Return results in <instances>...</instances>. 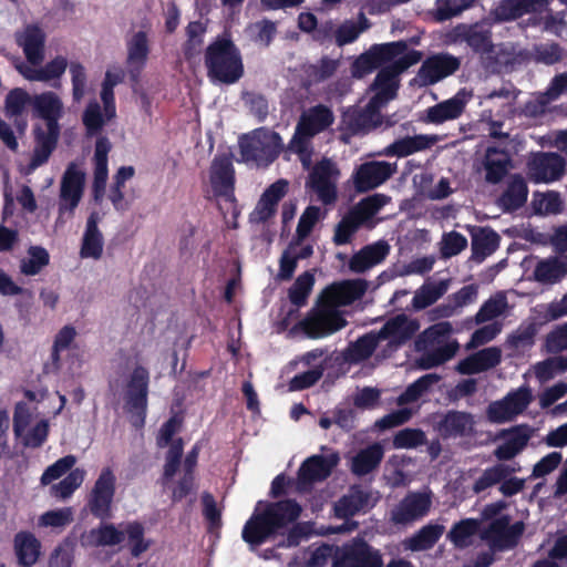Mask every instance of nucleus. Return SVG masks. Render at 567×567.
Listing matches in <instances>:
<instances>
[{
    "label": "nucleus",
    "instance_id": "f257e3e1",
    "mask_svg": "<svg viewBox=\"0 0 567 567\" xmlns=\"http://www.w3.org/2000/svg\"><path fill=\"white\" fill-rule=\"evenodd\" d=\"M421 59V52L411 51L379 71L370 85L373 95L368 104L361 110H350L343 116L344 124L353 134L369 132L382 123L380 111L396 96L399 75Z\"/></svg>",
    "mask_w": 567,
    "mask_h": 567
},
{
    "label": "nucleus",
    "instance_id": "f03ea898",
    "mask_svg": "<svg viewBox=\"0 0 567 567\" xmlns=\"http://www.w3.org/2000/svg\"><path fill=\"white\" fill-rule=\"evenodd\" d=\"M301 513L298 503L291 499L269 503L257 507L243 529V538L250 545H259L270 535L295 522Z\"/></svg>",
    "mask_w": 567,
    "mask_h": 567
},
{
    "label": "nucleus",
    "instance_id": "7ed1b4c3",
    "mask_svg": "<svg viewBox=\"0 0 567 567\" xmlns=\"http://www.w3.org/2000/svg\"><path fill=\"white\" fill-rule=\"evenodd\" d=\"M453 326L449 321L437 322L423 332L415 340V349L423 353L416 359L420 369L429 370L453 359L460 350V343L450 339Z\"/></svg>",
    "mask_w": 567,
    "mask_h": 567
},
{
    "label": "nucleus",
    "instance_id": "20e7f679",
    "mask_svg": "<svg viewBox=\"0 0 567 567\" xmlns=\"http://www.w3.org/2000/svg\"><path fill=\"white\" fill-rule=\"evenodd\" d=\"M334 122L332 110L323 104L309 107L301 113L289 150L299 155L305 168H309L312 157V138L330 127Z\"/></svg>",
    "mask_w": 567,
    "mask_h": 567
},
{
    "label": "nucleus",
    "instance_id": "39448f33",
    "mask_svg": "<svg viewBox=\"0 0 567 567\" xmlns=\"http://www.w3.org/2000/svg\"><path fill=\"white\" fill-rule=\"evenodd\" d=\"M205 64L208 76L225 84L237 82L244 73L239 51L226 38H218L206 49Z\"/></svg>",
    "mask_w": 567,
    "mask_h": 567
},
{
    "label": "nucleus",
    "instance_id": "423d86ee",
    "mask_svg": "<svg viewBox=\"0 0 567 567\" xmlns=\"http://www.w3.org/2000/svg\"><path fill=\"white\" fill-rule=\"evenodd\" d=\"M150 372L140 364H136L125 377L122 386L124 409L131 414V422L134 426L141 427L144 424L147 410Z\"/></svg>",
    "mask_w": 567,
    "mask_h": 567
},
{
    "label": "nucleus",
    "instance_id": "0eeeda50",
    "mask_svg": "<svg viewBox=\"0 0 567 567\" xmlns=\"http://www.w3.org/2000/svg\"><path fill=\"white\" fill-rule=\"evenodd\" d=\"M241 156L245 162L254 163L257 166H268L272 163L282 150V141L278 133L258 128L239 141Z\"/></svg>",
    "mask_w": 567,
    "mask_h": 567
},
{
    "label": "nucleus",
    "instance_id": "6e6552de",
    "mask_svg": "<svg viewBox=\"0 0 567 567\" xmlns=\"http://www.w3.org/2000/svg\"><path fill=\"white\" fill-rule=\"evenodd\" d=\"M346 326L347 320L342 311L317 298L316 306L307 312L296 328L310 339H321L340 331Z\"/></svg>",
    "mask_w": 567,
    "mask_h": 567
},
{
    "label": "nucleus",
    "instance_id": "1a4fd4ad",
    "mask_svg": "<svg viewBox=\"0 0 567 567\" xmlns=\"http://www.w3.org/2000/svg\"><path fill=\"white\" fill-rule=\"evenodd\" d=\"M431 508V492H410L391 508L389 519L394 526L408 527L424 518Z\"/></svg>",
    "mask_w": 567,
    "mask_h": 567
},
{
    "label": "nucleus",
    "instance_id": "9d476101",
    "mask_svg": "<svg viewBox=\"0 0 567 567\" xmlns=\"http://www.w3.org/2000/svg\"><path fill=\"white\" fill-rule=\"evenodd\" d=\"M85 181V173L76 164L68 165L60 181L58 220L64 215L73 216L83 197Z\"/></svg>",
    "mask_w": 567,
    "mask_h": 567
},
{
    "label": "nucleus",
    "instance_id": "9b49d317",
    "mask_svg": "<svg viewBox=\"0 0 567 567\" xmlns=\"http://www.w3.org/2000/svg\"><path fill=\"white\" fill-rule=\"evenodd\" d=\"M405 50L406 43L403 41L375 44L355 59L351 73L354 78L361 79L383 63L403 54Z\"/></svg>",
    "mask_w": 567,
    "mask_h": 567
},
{
    "label": "nucleus",
    "instance_id": "f8f14e48",
    "mask_svg": "<svg viewBox=\"0 0 567 567\" xmlns=\"http://www.w3.org/2000/svg\"><path fill=\"white\" fill-rule=\"evenodd\" d=\"M340 176L336 163L323 158L317 163L309 174L306 185L310 187L323 204H332L337 199V182Z\"/></svg>",
    "mask_w": 567,
    "mask_h": 567
},
{
    "label": "nucleus",
    "instance_id": "ddd939ff",
    "mask_svg": "<svg viewBox=\"0 0 567 567\" xmlns=\"http://www.w3.org/2000/svg\"><path fill=\"white\" fill-rule=\"evenodd\" d=\"M565 172V158L553 152L533 154L527 163V174L534 183L549 184L559 181Z\"/></svg>",
    "mask_w": 567,
    "mask_h": 567
},
{
    "label": "nucleus",
    "instance_id": "4468645a",
    "mask_svg": "<svg viewBox=\"0 0 567 567\" xmlns=\"http://www.w3.org/2000/svg\"><path fill=\"white\" fill-rule=\"evenodd\" d=\"M210 185L216 196L219 197V207L223 208V202L227 209L236 216L234 205V169L231 161L228 157H216L210 166Z\"/></svg>",
    "mask_w": 567,
    "mask_h": 567
},
{
    "label": "nucleus",
    "instance_id": "2eb2a0df",
    "mask_svg": "<svg viewBox=\"0 0 567 567\" xmlns=\"http://www.w3.org/2000/svg\"><path fill=\"white\" fill-rule=\"evenodd\" d=\"M367 290L368 281L365 279H347L332 282L320 292L318 298L338 309L361 299Z\"/></svg>",
    "mask_w": 567,
    "mask_h": 567
},
{
    "label": "nucleus",
    "instance_id": "dca6fc26",
    "mask_svg": "<svg viewBox=\"0 0 567 567\" xmlns=\"http://www.w3.org/2000/svg\"><path fill=\"white\" fill-rule=\"evenodd\" d=\"M454 35L456 40L466 42L474 51L486 55L487 59H493L496 64L508 63V59L501 53V49L495 52V47L491 41V33L485 28L477 24H461L454 29Z\"/></svg>",
    "mask_w": 567,
    "mask_h": 567
},
{
    "label": "nucleus",
    "instance_id": "f3484780",
    "mask_svg": "<svg viewBox=\"0 0 567 567\" xmlns=\"http://www.w3.org/2000/svg\"><path fill=\"white\" fill-rule=\"evenodd\" d=\"M509 522L508 516L497 517L482 532L481 538L492 550H504L515 546L524 530V525L522 523L511 525Z\"/></svg>",
    "mask_w": 567,
    "mask_h": 567
},
{
    "label": "nucleus",
    "instance_id": "a211bd4d",
    "mask_svg": "<svg viewBox=\"0 0 567 567\" xmlns=\"http://www.w3.org/2000/svg\"><path fill=\"white\" fill-rule=\"evenodd\" d=\"M396 172V164L384 161H372L361 164L353 176L354 187L364 193L377 188Z\"/></svg>",
    "mask_w": 567,
    "mask_h": 567
},
{
    "label": "nucleus",
    "instance_id": "6ab92c4d",
    "mask_svg": "<svg viewBox=\"0 0 567 567\" xmlns=\"http://www.w3.org/2000/svg\"><path fill=\"white\" fill-rule=\"evenodd\" d=\"M475 424L473 414L452 410L439 416L434 430L444 440L458 439L472 435Z\"/></svg>",
    "mask_w": 567,
    "mask_h": 567
},
{
    "label": "nucleus",
    "instance_id": "aec40b11",
    "mask_svg": "<svg viewBox=\"0 0 567 567\" xmlns=\"http://www.w3.org/2000/svg\"><path fill=\"white\" fill-rule=\"evenodd\" d=\"M115 475L110 467L103 468L91 493L90 508L100 518L111 516V504L115 493Z\"/></svg>",
    "mask_w": 567,
    "mask_h": 567
},
{
    "label": "nucleus",
    "instance_id": "412c9836",
    "mask_svg": "<svg viewBox=\"0 0 567 567\" xmlns=\"http://www.w3.org/2000/svg\"><path fill=\"white\" fill-rule=\"evenodd\" d=\"M534 433L535 430L527 424L503 430L499 435L503 442L494 450V456L498 461H509L514 458L527 446Z\"/></svg>",
    "mask_w": 567,
    "mask_h": 567
},
{
    "label": "nucleus",
    "instance_id": "4be33fe9",
    "mask_svg": "<svg viewBox=\"0 0 567 567\" xmlns=\"http://www.w3.org/2000/svg\"><path fill=\"white\" fill-rule=\"evenodd\" d=\"M458 66L460 61L450 54L432 55L421 65L416 81L421 85L434 84L453 74Z\"/></svg>",
    "mask_w": 567,
    "mask_h": 567
},
{
    "label": "nucleus",
    "instance_id": "5701e85b",
    "mask_svg": "<svg viewBox=\"0 0 567 567\" xmlns=\"http://www.w3.org/2000/svg\"><path fill=\"white\" fill-rule=\"evenodd\" d=\"M420 322L405 315H398L389 319L378 331L381 341H386L391 347H400L406 343L419 330Z\"/></svg>",
    "mask_w": 567,
    "mask_h": 567
},
{
    "label": "nucleus",
    "instance_id": "b1692460",
    "mask_svg": "<svg viewBox=\"0 0 567 567\" xmlns=\"http://www.w3.org/2000/svg\"><path fill=\"white\" fill-rule=\"evenodd\" d=\"M334 567H382V558L362 539H355L343 548Z\"/></svg>",
    "mask_w": 567,
    "mask_h": 567
},
{
    "label": "nucleus",
    "instance_id": "393cba45",
    "mask_svg": "<svg viewBox=\"0 0 567 567\" xmlns=\"http://www.w3.org/2000/svg\"><path fill=\"white\" fill-rule=\"evenodd\" d=\"M32 109L37 117L44 120L45 127L60 128L59 120L64 114L62 99L52 91L32 96Z\"/></svg>",
    "mask_w": 567,
    "mask_h": 567
},
{
    "label": "nucleus",
    "instance_id": "a878e982",
    "mask_svg": "<svg viewBox=\"0 0 567 567\" xmlns=\"http://www.w3.org/2000/svg\"><path fill=\"white\" fill-rule=\"evenodd\" d=\"M389 252L390 245L385 240L367 245L352 255L349 260V269L354 274H363L380 265Z\"/></svg>",
    "mask_w": 567,
    "mask_h": 567
},
{
    "label": "nucleus",
    "instance_id": "bb28decb",
    "mask_svg": "<svg viewBox=\"0 0 567 567\" xmlns=\"http://www.w3.org/2000/svg\"><path fill=\"white\" fill-rule=\"evenodd\" d=\"M17 43L22 48L27 61L39 65L44 60L45 34L37 25H27L16 34Z\"/></svg>",
    "mask_w": 567,
    "mask_h": 567
},
{
    "label": "nucleus",
    "instance_id": "cd10ccee",
    "mask_svg": "<svg viewBox=\"0 0 567 567\" xmlns=\"http://www.w3.org/2000/svg\"><path fill=\"white\" fill-rule=\"evenodd\" d=\"M501 360L502 350L498 347H488L458 361L455 370L461 374H477L495 368Z\"/></svg>",
    "mask_w": 567,
    "mask_h": 567
},
{
    "label": "nucleus",
    "instance_id": "c85d7f7f",
    "mask_svg": "<svg viewBox=\"0 0 567 567\" xmlns=\"http://www.w3.org/2000/svg\"><path fill=\"white\" fill-rule=\"evenodd\" d=\"M375 502L377 497L371 492L360 487H352L334 504V512L338 517L347 518L368 511L374 506Z\"/></svg>",
    "mask_w": 567,
    "mask_h": 567
},
{
    "label": "nucleus",
    "instance_id": "c756f323",
    "mask_svg": "<svg viewBox=\"0 0 567 567\" xmlns=\"http://www.w3.org/2000/svg\"><path fill=\"white\" fill-rule=\"evenodd\" d=\"M338 462L339 456L337 453L309 457L299 470V482L301 484H310L324 480L330 475Z\"/></svg>",
    "mask_w": 567,
    "mask_h": 567
},
{
    "label": "nucleus",
    "instance_id": "7c9ffc66",
    "mask_svg": "<svg viewBox=\"0 0 567 567\" xmlns=\"http://www.w3.org/2000/svg\"><path fill=\"white\" fill-rule=\"evenodd\" d=\"M287 190L288 182L286 179H279L271 184L257 203L251 213V219L257 223H264L272 217L279 200L286 195Z\"/></svg>",
    "mask_w": 567,
    "mask_h": 567
},
{
    "label": "nucleus",
    "instance_id": "2f4dec72",
    "mask_svg": "<svg viewBox=\"0 0 567 567\" xmlns=\"http://www.w3.org/2000/svg\"><path fill=\"white\" fill-rule=\"evenodd\" d=\"M548 7V0H507L494 11L498 21L515 20L524 14L542 13Z\"/></svg>",
    "mask_w": 567,
    "mask_h": 567
},
{
    "label": "nucleus",
    "instance_id": "473e14b6",
    "mask_svg": "<svg viewBox=\"0 0 567 567\" xmlns=\"http://www.w3.org/2000/svg\"><path fill=\"white\" fill-rule=\"evenodd\" d=\"M470 97L471 94L460 91L453 97L430 107L426 115L427 121L441 124L457 118L463 113Z\"/></svg>",
    "mask_w": 567,
    "mask_h": 567
},
{
    "label": "nucleus",
    "instance_id": "72a5a7b5",
    "mask_svg": "<svg viewBox=\"0 0 567 567\" xmlns=\"http://www.w3.org/2000/svg\"><path fill=\"white\" fill-rule=\"evenodd\" d=\"M100 220L101 217L97 213H92L87 218L80 249V256L82 258L97 260L102 257L104 239L97 226Z\"/></svg>",
    "mask_w": 567,
    "mask_h": 567
},
{
    "label": "nucleus",
    "instance_id": "f704fd0d",
    "mask_svg": "<svg viewBox=\"0 0 567 567\" xmlns=\"http://www.w3.org/2000/svg\"><path fill=\"white\" fill-rule=\"evenodd\" d=\"M35 147L31 158V167L37 168L44 164L56 146L60 128L41 127L34 128Z\"/></svg>",
    "mask_w": 567,
    "mask_h": 567
},
{
    "label": "nucleus",
    "instance_id": "c9c22d12",
    "mask_svg": "<svg viewBox=\"0 0 567 567\" xmlns=\"http://www.w3.org/2000/svg\"><path fill=\"white\" fill-rule=\"evenodd\" d=\"M440 141L437 135H415L400 138L390 144L385 151V155H395L405 157L416 152L425 151Z\"/></svg>",
    "mask_w": 567,
    "mask_h": 567
},
{
    "label": "nucleus",
    "instance_id": "e433bc0d",
    "mask_svg": "<svg viewBox=\"0 0 567 567\" xmlns=\"http://www.w3.org/2000/svg\"><path fill=\"white\" fill-rule=\"evenodd\" d=\"M567 276V257L551 256L537 262L534 278L540 284L553 285Z\"/></svg>",
    "mask_w": 567,
    "mask_h": 567
},
{
    "label": "nucleus",
    "instance_id": "4c0bfd02",
    "mask_svg": "<svg viewBox=\"0 0 567 567\" xmlns=\"http://www.w3.org/2000/svg\"><path fill=\"white\" fill-rule=\"evenodd\" d=\"M445 527L441 524H426L416 533L403 540V547L411 551H423L431 549L442 537Z\"/></svg>",
    "mask_w": 567,
    "mask_h": 567
},
{
    "label": "nucleus",
    "instance_id": "58836bf2",
    "mask_svg": "<svg viewBox=\"0 0 567 567\" xmlns=\"http://www.w3.org/2000/svg\"><path fill=\"white\" fill-rule=\"evenodd\" d=\"M477 298V286L468 285L455 292L449 303L441 305L431 311L432 319L449 318L461 308L473 303Z\"/></svg>",
    "mask_w": 567,
    "mask_h": 567
},
{
    "label": "nucleus",
    "instance_id": "ea45409f",
    "mask_svg": "<svg viewBox=\"0 0 567 567\" xmlns=\"http://www.w3.org/2000/svg\"><path fill=\"white\" fill-rule=\"evenodd\" d=\"M509 163L511 157L507 151L488 147L484 162L486 179L489 183H498L506 175Z\"/></svg>",
    "mask_w": 567,
    "mask_h": 567
},
{
    "label": "nucleus",
    "instance_id": "a19ab883",
    "mask_svg": "<svg viewBox=\"0 0 567 567\" xmlns=\"http://www.w3.org/2000/svg\"><path fill=\"white\" fill-rule=\"evenodd\" d=\"M111 143L106 137H100L95 144L94 152V189L96 197L103 193L107 179V154Z\"/></svg>",
    "mask_w": 567,
    "mask_h": 567
},
{
    "label": "nucleus",
    "instance_id": "79ce46f5",
    "mask_svg": "<svg viewBox=\"0 0 567 567\" xmlns=\"http://www.w3.org/2000/svg\"><path fill=\"white\" fill-rule=\"evenodd\" d=\"M382 457V446L379 443L372 444L353 456L351 470L355 475H365L378 467Z\"/></svg>",
    "mask_w": 567,
    "mask_h": 567
},
{
    "label": "nucleus",
    "instance_id": "37998d69",
    "mask_svg": "<svg viewBox=\"0 0 567 567\" xmlns=\"http://www.w3.org/2000/svg\"><path fill=\"white\" fill-rule=\"evenodd\" d=\"M14 550L21 565L32 566L40 555V542L30 533H18L14 537Z\"/></svg>",
    "mask_w": 567,
    "mask_h": 567
},
{
    "label": "nucleus",
    "instance_id": "c03bdc74",
    "mask_svg": "<svg viewBox=\"0 0 567 567\" xmlns=\"http://www.w3.org/2000/svg\"><path fill=\"white\" fill-rule=\"evenodd\" d=\"M480 528L481 522L478 519L465 518L455 523L451 527L447 533V538L455 547L466 548L472 544L473 538L478 533Z\"/></svg>",
    "mask_w": 567,
    "mask_h": 567
},
{
    "label": "nucleus",
    "instance_id": "a18cd8bd",
    "mask_svg": "<svg viewBox=\"0 0 567 567\" xmlns=\"http://www.w3.org/2000/svg\"><path fill=\"white\" fill-rule=\"evenodd\" d=\"M148 55V39L145 32H136L127 44V64L130 71L138 72L145 64Z\"/></svg>",
    "mask_w": 567,
    "mask_h": 567
},
{
    "label": "nucleus",
    "instance_id": "49530a36",
    "mask_svg": "<svg viewBox=\"0 0 567 567\" xmlns=\"http://www.w3.org/2000/svg\"><path fill=\"white\" fill-rule=\"evenodd\" d=\"M449 289V282L442 280L439 282H429L421 286L413 296L412 307L415 310H422L435 303Z\"/></svg>",
    "mask_w": 567,
    "mask_h": 567
},
{
    "label": "nucleus",
    "instance_id": "de8ad7c7",
    "mask_svg": "<svg viewBox=\"0 0 567 567\" xmlns=\"http://www.w3.org/2000/svg\"><path fill=\"white\" fill-rule=\"evenodd\" d=\"M516 472V468L504 464L497 463L483 471L481 476L475 481L473 485V492L478 494L496 484H501L502 481Z\"/></svg>",
    "mask_w": 567,
    "mask_h": 567
},
{
    "label": "nucleus",
    "instance_id": "09e8293b",
    "mask_svg": "<svg viewBox=\"0 0 567 567\" xmlns=\"http://www.w3.org/2000/svg\"><path fill=\"white\" fill-rule=\"evenodd\" d=\"M530 370L540 383H546L567 371V355L547 358L532 365Z\"/></svg>",
    "mask_w": 567,
    "mask_h": 567
},
{
    "label": "nucleus",
    "instance_id": "8fccbe9b",
    "mask_svg": "<svg viewBox=\"0 0 567 567\" xmlns=\"http://www.w3.org/2000/svg\"><path fill=\"white\" fill-rule=\"evenodd\" d=\"M370 23L364 14H360L358 20H346L339 24L334 32V40L337 45L343 47L355 41L359 35L369 29Z\"/></svg>",
    "mask_w": 567,
    "mask_h": 567
},
{
    "label": "nucleus",
    "instance_id": "3c124183",
    "mask_svg": "<svg viewBox=\"0 0 567 567\" xmlns=\"http://www.w3.org/2000/svg\"><path fill=\"white\" fill-rule=\"evenodd\" d=\"M528 188L520 176H513L501 197V203L506 210H515L523 206L527 199Z\"/></svg>",
    "mask_w": 567,
    "mask_h": 567
},
{
    "label": "nucleus",
    "instance_id": "603ef678",
    "mask_svg": "<svg viewBox=\"0 0 567 567\" xmlns=\"http://www.w3.org/2000/svg\"><path fill=\"white\" fill-rule=\"evenodd\" d=\"M85 540L92 546H114L124 540V532L113 524H102L91 529L85 536Z\"/></svg>",
    "mask_w": 567,
    "mask_h": 567
},
{
    "label": "nucleus",
    "instance_id": "864d4df0",
    "mask_svg": "<svg viewBox=\"0 0 567 567\" xmlns=\"http://www.w3.org/2000/svg\"><path fill=\"white\" fill-rule=\"evenodd\" d=\"M508 310V301L503 292H497L487 299L475 315L477 324L495 320L506 315Z\"/></svg>",
    "mask_w": 567,
    "mask_h": 567
},
{
    "label": "nucleus",
    "instance_id": "5fc2aeb1",
    "mask_svg": "<svg viewBox=\"0 0 567 567\" xmlns=\"http://www.w3.org/2000/svg\"><path fill=\"white\" fill-rule=\"evenodd\" d=\"M76 330L71 326H64L55 336L51 361L45 363V373H55L60 369V351L65 350L74 341Z\"/></svg>",
    "mask_w": 567,
    "mask_h": 567
},
{
    "label": "nucleus",
    "instance_id": "6e6d98bb",
    "mask_svg": "<svg viewBox=\"0 0 567 567\" xmlns=\"http://www.w3.org/2000/svg\"><path fill=\"white\" fill-rule=\"evenodd\" d=\"M499 237L495 231L491 229H480L474 234L472 240L473 257L478 261L484 260L497 249Z\"/></svg>",
    "mask_w": 567,
    "mask_h": 567
},
{
    "label": "nucleus",
    "instance_id": "4d7b16f0",
    "mask_svg": "<svg viewBox=\"0 0 567 567\" xmlns=\"http://www.w3.org/2000/svg\"><path fill=\"white\" fill-rule=\"evenodd\" d=\"M441 380V377L436 373H429L412 384L396 399L398 405H405L417 401L423 394H425L434 384Z\"/></svg>",
    "mask_w": 567,
    "mask_h": 567
},
{
    "label": "nucleus",
    "instance_id": "13d9d810",
    "mask_svg": "<svg viewBox=\"0 0 567 567\" xmlns=\"http://www.w3.org/2000/svg\"><path fill=\"white\" fill-rule=\"evenodd\" d=\"M532 206L534 212L538 215H557L563 212L564 202L559 193L548 190L545 193H535Z\"/></svg>",
    "mask_w": 567,
    "mask_h": 567
},
{
    "label": "nucleus",
    "instance_id": "bf43d9fd",
    "mask_svg": "<svg viewBox=\"0 0 567 567\" xmlns=\"http://www.w3.org/2000/svg\"><path fill=\"white\" fill-rule=\"evenodd\" d=\"M49 260V252L44 248L32 246L28 249V256L20 261V271L25 276H35L48 266Z\"/></svg>",
    "mask_w": 567,
    "mask_h": 567
},
{
    "label": "nucleus",
    "instance_id": "052dcab7",
    "mask_svg": "<svg viewBox=\"0 0 567 567\" xmlns=\"http://www.w3.org/2000/svg\"><path fill=\"white\" fill-rule=\"evenodd\" d=\"M516 100V93L513 90L502 87L494 91L484 97V102L489 106L488 115L493 114L496 109V114H509L513 111V104Z\"/></svg>",
    "mask_w": 567,
    "mask_h": 567
},
{
    "label": "nucleus",
    "instance_id": "680f3d73",
    "mask_svg": "<svg viewBox=\"0 0 567 567\" xmlns=\"http://www.w3.org/2000/svg\"><path fill=\"white\" fill-rule=\"evenodd\" d=\"M390 198L383 194H374L358 203L350 212L363 224L372 218Z\"/></svg>",
    "mask_w": 567,
    "mask_h": 567
},
{
    "label": "nucleus",
    "instance_id": "e2e57ef3",
    "mask_svg": "<svg viewBox=\"0 0 567 567\" xmlns=\"http://www.w3.org/2000/svg\"><path fill=\"white\" fill-rule=\"evenodd\" d=\"M85 478V471L75 468L69 473L61 482L52 486V494L61 499H65L78 489Z\"/></svg>",
    "mask_w": 567,
    "mask_h": 567
},
{
    "label": "nucleus",
    "instance_id": "0e129e2a",
    "mask_svg": "<svg viewBox=\"0 0 567 567\" xmlns=\"http://www.w3.org/2000/svg\"><path fill=\"white\" fill-rule=\"evenodd\" d=\"M504 400L516 413V415L523 414L534 400L533 390L529 385L524 384L513 391H509Z\"/></svg>",
    "mask_w": 567,
    "mask_h": 567
},
{
    "label": "nucleus",
    "instance_id": "69168bd1",
    "mask_svg": "<svg viewBox=\"0 0 567 567\" xmlns=\"http://www.w3.org/2000/svg\"><path fill=\"white\" fill-rule=\"evenodd\" d=\"M362 223L349 212L334 228L333 243L338 246L348 244Z\"/></svg>",
    "mask_w": 567,
    "mask_h": 567
},
{
    "label": "nucleus",
    "instance_id": "338daca9",
    "mask_svg": "<svg viewBox=\"0 0 567 567\" xmlns=\"http://www.w3.org/2000/svg\"><path fill=\"white\" fill-rule=\"evenodd\" d=\"M32 105V96L22 89L11 90L4 101V112L8 117H16L23 113L28 104Z\"/></svg>",
    "mask_w": 567,
    "mask_h": 567
},
{
    "label": "nucleus",
    "instance_id": "774afa93",
    "mask_svg": "<svg viewBox=\"0 0 567 567\" xmlns=\"http://www.w3.org/2000/svg\"><path fill=\"white\" fill-rule=\"evenodd\" d=\"M315 285V277L310 272L300 275L289 290V298L296 306H303Z\"/></svg>",
    "mask_w": 567,
    "mask_h": 567
}]
</instances>
